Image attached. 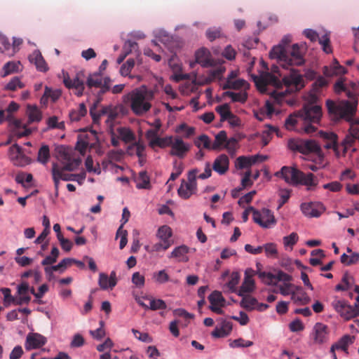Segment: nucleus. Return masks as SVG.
<instances>
[{
  "label": "nucleus",
  "mask_w": 359,
  "mask_h": 359,
  "mask_svg": "<svg viewBox=\"0 0 359 359\" xmlns=\"http://www.w3.org/2000/svg\"><path fill=\"white\" fill-rule=\"evenodd\" d=\"M291 36H285L281 43L274 46L269 53L270 57L277 59L278 63L284 69H290L289 76L280 79L282 74L277 65H272L271 72H262L259 76L251 74L257 90L262 93L270 95L277 104H280L285 95L291 91H297L304 86L302 76L292 66H300L304 64V59L297 43L289 44Z\"/></svg>",
  "instance_id": "f257e3e1"
},
{
  "label": "nucleus",
  "mask_w": 359,
  "mask_h": 359,
  "mask_svg": "<svg viewBox=\"0 0 359 359\" xmlns=\"http://www.w3.org/2000/svg\"><path fill=\"white\" fill-rule=\"evenodd\" d=\"M321 116V107L308 104L297 114L290 115L285 121V126L287 130H293L297 123V118H301L304 121V131L308 134L313 133L316 130L313 123H319Z\"/></svg>",
  "instance_id": "f03ea898"
},
{
  "label": "nucleus",
  "mask_w": 359,
  "mask_h": 359,
  "mask_svg": "<svg viewBox=\"0 0 359 359\" xmlns=\"http://www.w3.org/2000/svg\"><path fill=\"white\" fill-rule=\"evenodd\" d=\"M275 175L283 178L285 182L293 186L302 184L315 187L317 184L313 173L309 172L306 175L299 170L292 167L283 166L280 170L275 173Z\"/></svg>",
  "instance_id": "7ed1b4c3"
},
{
  "label": "nucleus",
  "mask_w": 359,
  "mask_h": 359,
  "mask_svg": "<svg viewBox=\"0 0 359 359\" xmlns=\"http://www.w3.org/2000/svg\"><path fill=\"white\" fill-rule=\"evenodd\" d=\"M358 102L342 100L338 103L328 100L326 106L331 118L334 121L344 119L351 121L357 109Z\"/></svg>",
  "instance_id": "20e7f679"
},
{
  "label": "nucleus",
  "mask_w": 359,
  "mask_h": 359,
  "mask_svg": "<svg viewBox=\"0 0 359 359\" xmlns=\"http://www.w3.org/2000/svg\"><path fill=\"white\" fill-rule=\"evenodd\" d=\"M154 98L152 90L136 89L130 94V108L134 114L140 116L149 111L151 107L150 102Z\"/></svg>",
  "instance_id": "39448f33"
},
{
  "label": "nucleus",
  "mask_w": 359,
  "mask_h": 359,
  "mask_svg": "<svg viewBox=\"0 0 359 359\" xmlns=\"http://www.w3.org/2000/svg\"><path fill=\"white\" fill-rule=\"evenodd\" d=\"M111 82L109 76L102 78V75H101L100 72H93L89 74L86 77V85L87 88L90 90L93 88L99 89L97 93V102H100L102 100L103 95L110 90Z\"/></svg>",
  "instance_id": "423d86ee"
},
{
  "label": "nucleus",
  "mask_w": 359,
  "mask_h": 359,
  "mask_svg": "<svg viewBox=\"0 0 359 359\" xmlns=\"http://www.w3.org/2000/svg\"><path fill=\"white\" fill-rule=\"evenodd\" d=\"M288 147L294 151H299L303 154L310 153L320 154L321 151L320 147L315 140H296L290 139L288 141Z\"/></svg>",
  "instance_id": "0eeeda50"
},
{
  "label": "nucleus",
  "mask_w": 359,
  "mask_h": 359,
  "mask_svg": "<svg viewBox=\"0 0 359 359\" xmlns=\"http://www.w3.org/2000/svg\"><path fill=\"white\" fill-rule=\"evenodd\" d=\"M198 172L197 168L189 171L187 175L188 181L182 180L181 185L177 190L178 195L183 199H188L195 194L197 189L196 175Z\"/></svg>",
  "instance_id": "6e6552de"
},
{
  "label": "nucleus",
  "mask_w": 359,
  "mask_h": 359,
  "mask_svg": "<svg viewBox=\"0 0 359 359\" xmlns=\"http://www.w3.org/2000/svg\"><path fill=\"white\" fill-rule=\"evenodd\" d=\"M85 73L83 71L78 72L73 79L68 74L64 75L63 83L69 89H74V94L79 97L83 95L85 90Z\"/></svg>",
  "instance_id": "1a4fd4ad"
},
{
  "label": "nucleus",
  "mask_w": 359,
  "mask_h": 359,
  "mask_svg": "<svg viewBox=\"0 0 359 359\" xmlns=\"http://www.w3.org/2000/svg\"><path fill=\"white\" fill-rule=\"evenodd\" d=\"M332 306L341 317L346 320H348L359 315V309L357 304L351 306L345 300H334Z\"/></svg>",
  "instance_id": "9d476101"
},
{
  "label": "nucleus",
  "mask_w": 359,
  "mask_h": 359,
  "mask_svg": "<svg viewBox=\"0 0 359 359\" xmlns=\"http://www.w3.org/2000/svg\"><path fill=\"white\" fill-rule=\"evenodd\" d=\"M172 234L170 227L166 225L161 226L157 232V236L160 239V242L152 245V250L154 252H160L168 250L172 244V242L170 239Z\"/></svg>",
  "instance_id": "9b49d317"
},
{
  "label": "nucleus",
  "mask_w": 359,
  "mask_h": 359,
  "mask_svg": "<svg viewBox=\"0 0 359 359\" xmlns=\"http://www.w3.org/2000/svg\"><path fill=\"white\" fill-rule=\"evenodd\" d=\"M253 221L263 228H270L276 223L273 212L267 208H263L261 210L255 209Z\"/></svg>",
  "instance_id": "f8f14e48"
},
{
  "label": "nucleus",
  "mask_w": 359,
  "mask_h": 359,
  "mask_svg": "<svg viewBox=\"0 0 359 359\" xmlns=\"http://www.w3.org/2000/svg\"><path fill=\"white\" fill-rule=\"evenodd\" d=\"M6 113V111L0 110V122H2L4 119H8ZM10 119L11 125L13 126L12 133L13 135L20 138L27 136L31 133V130L27 128L25 125H23L20 120Z\"/></svg>",
  "instance_id": "ddd939ff"
},
{
  "label": "nucleus",
  "mask_w": 359,
  "mask_h": 359,
  "mask_svg": "<svg viewBox=\"0 0 359 359\" xmlns=\"http://www.w3.org/2000/svg\"><path fill=\"white\" fill-rule=\"evenodd\" d=\"M9 158L15 165L24 166L28 163V158L23 154L22 148L14 144L9 149Z\"/></svg>",
  "instance_id": "4468645a"
},
{
  "label": "nucleus",
  "mask_w": 359,
  "mask_h": 359,
  "mask_svg": "<svg viewBox=\"0 0 359 359\" xmlns=\"http://www.w3.org/2000/svg\"><path fill=\"white\" fill-rule=\"evenodd\" d=\"M303 214L310 217H318L325 211V207L320 203H304L301 205Z\"/></svg>",
  "instance_id": "2eb2a0df"
},
{
  "label": "nucleus",
  "mask_w": 359,
  "mask_h": 359,
  "mask_svg": "<svg viewBox=\"0 0 359 359\" xmlns=\"http://www.w3.org/2000/svg\"><path fill=\"white\" fill-rule=\"evenodd\" d=\"M313 334L314 343L318 344H324L328 340V327L322 323H317L313 327Z\"/></svg>",
  "instance_id": "dca6fc26"
},
{
  "label": "nucleus",
  "mask_w": 359,
  "mask_h": 359,
  "mask_svg": "<svg viewBox=\"0 0 359 359\" xmlns=\"http://www.w3.org/2000/svg\"><path fill=\"white\" fill-rule=\"evenodd\" d=\"M171 150L170 154L179 158H184L186 154L189 151L190 147L186 144L180 137H175L174 141L172 140L170 144Z\"/></svg>",
  "instance_id": "f3484780"
},
{
  "label": "nucleus",
  "mask_w": 359,
  "mask_h": 359,
  "mask_svg": "<svg viewBox=\"0 0 359 359\" xmlns=\"http://www.w3.org/2000/svg\"><path fill=\"white\" fill-rule=\"evenodd\" d=\"M254 274L255 271L251 269H248L245 271L244 281L238 292L239 296H244L245 293H249L254 290L255 282L252 279Z\"/></svg>",
  "instance_id": "a211bd4d"
},
{
  "label": "nucleus",
  "mask_w": 359,
  "mask_h": 359,
  "mask_svg": "<svg viewBox=\"0 0 359 359\" xmlns=\"http://www.w3.org/2000/svg\"><path fill=\"white\" fill-rule=\"evenodd\" d=\"M46 343V339L38 333H29L27 334L25 341V348L31 350L38 348Z\"/></svg>",
  "instance_id": "6ab92c4d"
},
{
  "label": "nucleus",
  "mask_w": 359,
  "mask_h": 359,
  "mask_svg": "<svg viewBox=\"0 0 359 359\" xmlns=\"http://www.w3.org/2000/svg\"><path fill=\"white\" fill-rule=\"evenodd\" d=\"M196 62L200 64L203 67H209L215 65L211 58L210 51L205 48H200L196 52Z\"/></svg>",
  "instance_id": "aec40b11"
},
{
  "label": "nucleus",
  "mask_w": 359,
  "mask_h": 359,
  "mask_svg": "<svg viewBox=\"0 0 359 359\" xmlns=\"http://www.w3.org/2000/svg\"><path fill=\"white\" fill-rule=\"evenodd\" d=\"M355 341V337L350 334H345L341 337L337 342L332 344L330 348V352H334L336 350H341L346 354H348V348L353 344Z\"/></svg>",
  "instance_id": "412c9836"
},
{
  "label": "nucleus",
  "mask_w": 359,
  "mask_h": 359,
  "mask_svg": "<svg viewBox=\"0 0 359 359\" xmlns=\"http://www.w3.org/2000/svg\"><path fill=\"white\" fill-rule=\"evenodd\" d=\"M229 157L226 154H221L215 158L212 169L219 175H224L229 170Z\"/></svg>",
  "instance_id": "4be33fe9"
},
{
  "label": "nucleus",
  "mask_w": 359,
  "mask_h": 359,
  "mask_svg": "<svg viewBox=\"0 0 359 359\" xmlns=\"http://www.w3.org/2000/svg\"><path fill=\"white\" fill-rule=\"evenodd\" d=\"M29 286L27 282L21 283L18 287V294L19 297H16L15 305L28 304L31 301V297L29 295Z\"/></svg>",
  "instance_id": "5701e85b"
},
{
  "label": "nucleus",
  "mask_w": 359,
  "mask_h": 359,
  "mask_svg": "<svg viewBox=\"0 0 359 359\" xmlns=\"http://www.w3.org/2000/svg\"><path fill=\"white\" fill-rule=\"evenodd\" d=\"M59 153L63 159L67 161L62 168L60 169V170H62V172L64 170L73 171L79 166L81 161L79 159L72 160L69 154L66 151L65 148H62Z\"/></svg>",
  "instance_id": "b1692460"
},
{
  "label": "nucleus",
  "mask_w": 359,
  "mask_h": 359,
  "mask_svg": "<svg viewBox=\"0 0 359 359\" xmlns=\"http://www.w3.org/2000/svg\"><path fill=\"white\" fill-rule=\"evenodd\" d=\"M232 330V323L223 320L220 327H216L212 332V336L215 338H222L228 336Z\"/></svg>",
  "instance_id": "393cba45"
},
{
  "label": "nucleus",
  "mask_w": 359,
  "mask_h": 359,
  "mask_svg": "<svg viewBox=\"0 0 359 359\" xmlns=\"http://www.w3.org/2000/svg\"><path fill=\"white\" fill-rule=\"evenodd\" d=\"M291 299L297 304L305 305L309 303L310 298L302 287H297L295 291L291 292Z\"/></svg>",
  "instance_id": "a878e982"
},
{
  "label": "nucleus",
  "mask_w": 359,
  "mask_h": 359,
  "mask_svg": "<svg viewBox=\"0 0 359 359\" xmlns=\"http://www.w3.org/2000/svg\"><path fill=\"white\" fill-rule=\"evenodd\" d=\"M92 135L93 136V139L95 140L94 142L90 143L86 140H80L77 142L76 149L80 152L81 155L85 154L86 150L88 147L90 148H95L99 144L97 133L95 131H92Z\"/></svg>",
  "instance_id": "bb28decb"
},
{
  "label": "nucleus",
  "mask_w": 359,
  "mask_h": 359,
  "mask_svg": "<svg viewBox=\"0 0 359 359\" xmlns=\"http://www.w3.org/2000/svg\"><path fill=\"white\" fill-rule=\"evenodd\" d=\"M241 278L240 273L237 271H233L230 275L229 280L226 283L222 289L224 292H235L236 291V286L239 283Z\"/></svg>",
  "instance_id": "cd10ccee"
},
{
  "label": "nucleus",
  "mask_w": 359,
  "mask_h": 359,
  "mask_svg": "<svg viewBox=\"0 0 359 359\" xmlns=\"http://www.w3.org/2000/svg\"><path fill=\"white\" fill-rule=\"evenodd\" d=\"M29 60L35 64L36 69L40 72H45L48 69L46 61L39 51H34L29 56Z\"/></svg>",
  "instance_id": "c85d7f7f"
},
{
  "label": "nucleus",
  "mask_w": 359,
  "mask_h": 359,
  "mask_svg": "<svg viewBox=\"0 0 359 359\" xmlns=\"http://www.w3.org/2000/svg\"><path fill=\"white\" fill-rule=\"evenodd\" d=\"M101 113L103 115H107L108 119L107 120V123H110L111 125L113 122L116 119L118 116L119 110L118 107H115L113 105H108L105 107H102L101 109Z\"/></svg>",
  "instance_id": "c756f323"
},
{
  "label": "nucleus",
  "mask_w": 359,
  "mask_h": 359,
  "mask_svg": "<svg viewBox=\"0 0 359 359\" xmlns=\"http://www.w3.org/2000/svg\"><path fill=\"white\" fill-rule=\"evenodd\" d=\"M135 149V154L141 160V158L145 157L144 154V150H145V145L143 142H142L140 140L137 142H135L132 143L130 145H129L126 149L127 154L132 156L133 155V152H130V149Z\"/></svg>",
  "instance_id": "7c9ffc66"
},
{
  "label": "nucleus",
  "mask_w": 359,
  "mask_h": 359,
  "mask_svg": "<svg viewBox=\"0 0 359 359\" xmlns=\"http://www.w3.org/2000/svg\"><path fill=\"white\" fill-rule=\"evenodd\" d=\"M117 131L120 138L125 143H133L136 142L135 135L130 128L126 127H121L117 129Z\"/></svg>",
  "instance_id": "2f4dec72"
},
{
  "label": "nucleus",
  "mask_w": 359,
  "mask_h": 359,
  "mask_svg": "<svg viewBox=\"0 0 359 359\" xmlns=\"http://www.w3.org/2000/svg\"><path fill=\"white\" fill-rule=\"evenodd\" d=\"M136 181V187L137 189H149L151 188L150 178L146 171L140 172Z\"/></svg>",
  "instance_id": "473e14b6"
},
{
  "label": "nucleus",
  "mask_w": 359,
  "mask_h": 359,
  "mask_svg": "<svg viewBox=\"0 0 359 359\" xmlns=\"http://www.w3.org/2000/svg\"><path fill=\"white\" fill-rule=\"evenodd\" d=\"M172 137L168 136L165 137H158L154 140L150 144L149 147L154 149L155 147H159L160 148H165L166 147H170L172 144Z\"/></svg>",
  "instance_id": "72a5a7b5"
},
{
  "label": "nucleus",
  "mask_w": 359,
  "mask_h": 359,
  "mask_svg": "<svg viewBox=\"0 0 359 359\" xmlns=\"http://www.w3.org/2000/svg\"><path fill=\"white\" fill-rule=\"evenodd\" d=\"M226 133L224 130L219 131L216 135L214 142L212 144V150H217L221 146H224L226 142Z\"/></svg>",
  "instance_id": "f704fd0d"
},
{
  "label": "nucleus",
  "mask_w": 359,
  "mask_h": 359,
  "mask_svg": "<svg viewBox=\"0 0 359 359\" xmlns=\"http://www.w3.org/2000/svg\"><path fill=\"white\" fill-rule=\"evenodd\" d=\"M208 300L210 306L219 305L224 306L225 299L222 295V293L217 290L212 292L208 297Z\"/></svg>",
  "instance_id": "c9c22d12"
},
{
  "label": "nucleus",
  "mask_w": 359,
  "mask_h": 359,
  "mask_svg": "<svg viewBox=\"0 0 359 359\" xmlns=\"http://www.w3.org/2000/svg\"><path fill=\"white\" fill-rule=\"evenodd\" d=\"M194 144L199 149L203 147L207 149H212V144L209 137L207 135H201L198 137L195 141Z\"/></svg>",
  "instance_id": "e433bc0d"
},
{
  "label": "nucleus",
  "mask_w": 359,
  "mask_h": 359,
  "mask_svg": "<svg viewBox=\"0 0 359 359\" xmlns=\"http://www.w3.org/2000/svg\"><path fill=\"white\" fill-rule=\"evenodd\" d=\"M189 248L186 245H180L175 248L171 252L169 257H175L179 259V261H184L185 255L188 253Z\"/></svg>",
  "instance_id": "4c0bfd02"
},
{
  "label": "nucleus",
  "mask_w": 359,
  "mask_h": 359,
  "mask_svg": "<svg viewBox=\"0 0 359 359\" xmlns=\"http://www.w3.org/2000/svg\"><path fill=\"white\" fill-rule=\"evenodd\" d=\"M273 111L274 109L273 104L269 101H266L265 104V109H262L259 112H257L255 114V117L262 121L264 120L265 114L271 116Z\"/></svg>",
  "instance_id": "58836bf2"
},
{
  "label": "nucleus",
  "mask_w": 359,
  "mask_h": 359,
  "mask_svg": "<svg viewBox=\"0 0 359 359\" xmlns=\"http://www.w3.org/2000/svg\"><path fill=\"white\" fill-rule=\"evenodd\" d=\"M223 33L220 27H210L205 32V36L210 41H213L223 36Z\"/></svg>",
  "instance_id": "ea45409f"
},
{
  "label": "nucleus",
  "mask_w": 359,
  "mask_h": 359,
  "mask_svg": "<svg viewBox=\"0 0 359 359\" xmlns=\"http://www.w3.org/2000/svg\"><path fill=\"white\" fill-rule=\"evenodd\" d=\"M257 304V299L249 295L243 296V299L241 302V306L247 310L254 309Z\"/></svg>",
  "instance_id": "a19ab883"
},
{
  "label": "nucleus",
  "mask_w": 359,
  "mask_h": 359,
  "mask_svg": "<svg viewBox=\"0 0 359 359\" xmlns=\"http://www.w3.org/2000/svg\"><path fill=\"white\" fill-rule=\"evenodd\" d=\"M224 95L231 97L233 102H238L241 103H244L248 99V95L246 93L226 91L224 93Z\"/></svg>",
  "instance_id": "79ce46f5"
},
{
  "label": "nucleus",
  "mask_w": 359,
  "mask_h": 359,
  "mask_svg": "<svg viewBox=\"0 0 359 359\" xmlns=\"http://www.w3.org/2000/svg\"><path fill=\"white\" fill-rule=\"evenodd\" d=\"M50 158V149L48 145H43L39 150L37 160L39 162L46 164Z\"/></svg>",
  "instance_id": "37998d69"
},
{
  "label": "nucleus",
  "mask_w": 359,
  "mask_h": 359,
  "mask_svg": "<svg viewBox=\"0 0 359 359\" xmlns=\"http://www.w3.org/2000/svg\"><path fill=\"white\" fill-rule=\"evenodd\" d=\"M215 111L220 115L222 121H226L228 117L231 115L232 113L228 104L217 106Z\"/></svg>",
  "instance_id": "c03bdc74"
},
{
  "label": "nucleus",
  "mask_w": 359,
  "mask_h": 359,
  "mask_svg": "<svg viewBox=\"0 0 359 359\" xmlns=\"http://www.w3.org/2000/svg\"><path fill=\"white\" fill-rule=\"evenodd\" d=\"M27 114L29 123L39 122L41 119V113L36 107H29Z\"/></svg>",
  "instance_id": "a18cd8bd"
},
{
  "label": "nucleus",
  "mask_w": 359,
  "mask_h": 359,
  "mask_svg": "<svg viewBox=\"0 0 359 359\" xmlns=\"http://www.w3.org/2000/svg\"><path fill=\"white\" fill-rule=\"evenodd\" d=\"M346 69L340 65L338 66H334L333 69H330L327 66H325L323 67V74L326 76H332L333 75H337V74H346Z\"/></svg>",
  "instance_id": "49530a36"
},
{
  "label": "nucleus",
  "mask_w": 359,
  "mask_h": 359,
  "mask_svg": "<svg viewBox=\"0 0 359 359\" xmlns=\"http://www.w3.org/2000/svg\"><path fill=\"white\" fill-rule=\"evenodd\" d=\"M263 250H264L265 255L269 257H276L278 255L276 244L273 243H268L264 245Z\"/></svg>",
  "instance_id": "de8ad7c7"
},
{
  "label": "nucleus",
  "mask_w": 359,
  "mask_h": 359,
  "mask_svg": "<svg viewBox=\"0 0 359 359\" xmlns=\"http://www.w3.org/2000/svg\"><path fill=\"white\" fill-rule=\"evenodd\" d=\"M253 345L252 341L245 340L243 338H238L230 342L229 346L231 348H245L250 347Z\"/></svg>",
  "instance_id": "09e8293b"
},
{
  "label": "nucleus",
  "mask_w": 359,
  "mask_h": 359,
  "mask_svg": "<svg viewBox=\"0 0 359 359\" xmlns=\"http://www.w3.org/2000/svg\"><path fill=\"white\" fill-rule=\"evenodd\" d=\"M47 125L48 129H64L65 128V123L64 122H58V118L55 116H53L51 117H49L47 119Z\"/></svg>",
  "instance_id": "8fccbe9b"
},
{
  "label": "nucleus",
  "mask_w": 359,
  "mask_h": 359,
  "mask_svg": "<svg viewBox=\"0 0 359 359\" xmlns=\"http://www.w3.org/2000/svg\"><path fill=\"white\" fill-rule=\"evenodd\" d=\"M0 291L4 294V302L6 306H8L11 303L15 304L16 297H14L11 295V291L9 288L2 287L1 288Z\"/></svg>",
  "instance_id": "3c124183"
},
{
  "label": "nucleus",
  "mask_w": 359,
  "mask_h": 359,
  "mask_svg": "<svg viewBox=\"0 0 359 359\" xmlns=\"http://www.w3.org/2000/svg\"><path fill=\"white\" fill-rule=\"evenodd\" d=\"M100 102H97V100L96 102L90 107V114L92 117L93 121L94 123H97L100 119L102 115L101 109L97 111V105Z\"/></svg>",
  "instance_id": "603ef678"
},
{
  "label": "nucleus",
  "mask_w": 359,
  "mask_h": 359,
  "mask_svg": "<svg viewBox=\"0 0 359 359\" xmlns=\"http://www.w3.org/2000/svg\"><path fill=\"white\" fill-rule=\"evenodd\" d=\"M135 64V62L134 59L129 58L126 63H124L120 69V73L122 76H128L130 72H131L132 69L133 68L134 65Z\"/></svg>",
  "instance_id": "864d4df0"
},
{
  "label": "nucleus",
  "mask_w": 359,
  "mask_h": 359,
  "mask_svg": "<svg viewBox=\"0 0 359 359\" xmlns=\"http://www.w3.org/2000/svg\"><path fill=\"white\" fill-rule=\"evenodd\" d=\"M25 85L20 81L18 77L13 78L6 86V89L15 91L18 88H24Z\"/></svg>",
  "instance_id": "5fc2aeb1"
},
{
  "label": "nucleus",
  "mask_w": 359,
  "mask_h": 359,
  "mask_svg": "<svg viewBox=\"0 0 359 359\" xmlns=\"http://www.w3.org/2000/svg\"><path fill=\"white\" fill-rule=\"evenodd\" d=\"M298 235L297 233L292 232L289 236L283 237V244L285 248H292L298 241Z\"/></svg>",
  "instance_id": "6e6d98bb"
},
{
  "label": "nucleus",
  "mask_w": 359,
  "mask_h": 359,
  "mask_svg": "<svg viewBox=\"0 0 359 359\" xmlns=\"http://www.w3.org/2000/svg\"><path fill=\"white\" fill-rule=\"evenodd\" d=\"M251 166L249 157L241 156L236 158V167L238 169L248 168Z\"/></svg>",
  "instance_id": "4d7b16f0"
},
{
  "label": "nucleus",
  "mask_w": 359,
  "mask_h": 359,
  "mask_svg": "<svg viewBox=\"0 0 359 359\" xmlns=\"http://www.w3.org/2000/svg\"><path fill=\"white\" fill-rule=\"evenodd\" d=\"M167 307L165 302L160 299H151L149 302V309L156 311L160 309H165Z\"/></svg>",
  "instance_id": "13d9d810"
},
{
  "label": "nucleus",
  "mask_w": 359,
  "mask_h": 359,
  "mask_svg": "<svg viewBox=\"0 0 359 359\" xmlns=\"http://www.w3.org/2000/svg\"><path fill=\"white\" fill-rule=\"evenodd\" d=\"M127 236H128L127 231L122 229V226H120L116 231V238L118 236L121 237L119 248L121 250L123 249L127 244V242H128Z\"/></svg>",
  "instance_id": "bf43d9fd"
},
{
  "label": "nucleus",
  "mask_w": 359,
  "mask_h": 359,
  "mask_svg": "<svg viewBox=\"0 0 359 359\" xmlns=\"http://www.w3.org/2000/svg\"><path fill=\"white\" fill-rule=\"evenodd\" d=\"M319 43L322 45L323 50L326 53H332V50L330 46V38L327 34L323 35L319 39Z\"/></svg>",
  "instance_id": "052dcab7"
},
{
  "label": "nucleus",
  "mask_w": 359,
  "mask_h": 359,
  "mask_svg": "<svg viewBox=\"0 0 359 359\" xmlns=\"http://www.w3.org/2000/svg\"><path fill=\"white\" fill-rule=\"evenodd\" d=\"M155 281L158 283H164L169 280V276L165 270H161L153 275Z\"/></svg>",
  "instance_id": "680f3d73"
},
{
  "label": "nucleus",
  "mask_w": 359,
  "mask_h": 359,
  "mask_svg": "<svg viewBox=\"0 0 359 359\" xmlns=\"http://www.w3.org/2000/svg\"><path fill=\"white\" fill-rule=\"evenodd\" d=\"M132 332H133L135 338H137L138 340L147 343H151L152 341V338L147 332L142 333L135 329H133Z\"/></svg>",
  "instance_id": "e2e57ef3"
},
{
  "label": "nucleus",
  "mask_w": 359,
  "mask_h": 359,
  "mask_svg": "<svg viewBox=\"0 0 359 359\" xmlns=\"http://www.w3.org/2000/svg\"><path fill=\"white\" fill-rule=\"evenodd\" d=\"M20 63H16L15 62H8L4 66V70L5 73L4 76H6L18 70Z\"/></svg>",
  "instance_id": "0e129e2a"
},
{
  "label": "nucleus",
  "mask_w": 359,
  "mask_h": 359,
  "mask_svg": "<svg viewBox=\"0 0 359 359\" xmlns=\"http://www.w3.org/2000/svg\"><path fill=\"white\" fill-rule=\"evenodd\" d=\"M53 179L56 189L58 188L60 180H62L61 170L54 163L52 168Z\"/></svg>",
  "instance_id": "69168bd1"
},
{
  "label": "nucleus",
  "mask_w": 359,
  "mask_h": 359,
  "mask_svg": "<svg viewBox=\"0 0 359 359\" xmlns=\"http://www.w3.org/2000/svg\"><path fill=\"white\" fill-rule=\"evenodd\" d=\"M98 284L102 290L109 288V276L104 273H100L98 280Z\"/></svg>",
  "instance_id": "338daca9"
},
{
  "label": "nucleus",
  "mask_w": 359,
  "mask_h": 359,
  "mask_svg": "<svg viewBox=\"0 0 359 359\" xmlns=\"http://www.w3.org/2000/svg\"><path fill=\"white\" fill-rule=\"evenodd\" d=\"M132 282L137 287H142L144 285V277L141 275L139 272H135L133 274Z\"/></svg>",
  "instance_id": "774afa93"
}]
</instances>
